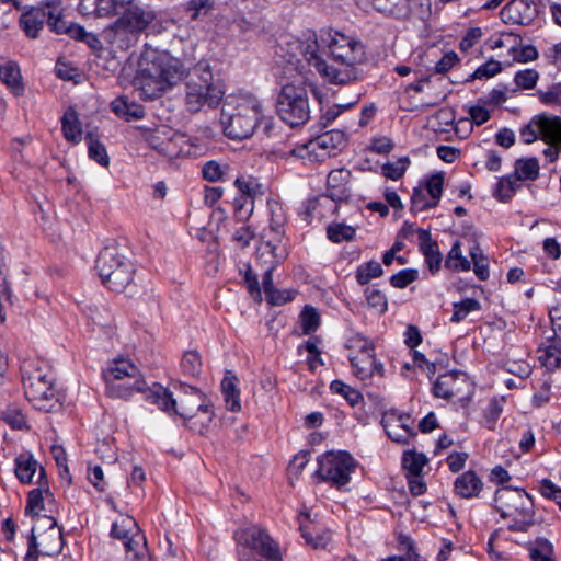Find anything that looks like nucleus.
<instances>
[{"label":"nucleus","mask_w":561,"mask_h":561,"mask_svg":"<svg viewBox=\"0 0 561 561\" xmlns=\"http://www.w3.org/2000/svg\"><path fill=\"white\" fill-rule=\"evenodd\" d=\"M287 62L302 71L308 67L334 84H347L359 77L365 60L360 41L332 28L319 33L306 28L289 35L280 44Z\"/></svg>","instance_id":"f257e3e1"},{"label":"nucleus","mask_w":561,"mask_h":561,"mask_svg":"<svg viewBox=\"0 0 561 561\" xmlns=\"http://www.w3.org/2000/svg\"><path fill=\"white\" fill-rule=\"evenodd\" d=\"M80 10L96 16L119 15L103 31L104 39L121 50H126L138 42L139 35L156 19L152 10L141 7L135 0H81Z\"/></svg>","instance_id":"f03ea898"},{"label":"nucleus","mask_w":561,"mask_h":561,"mask_svg":"<svg viewBox=\"0 0 561 561\" xmlns=\"http://www.w3.org/2000/svg\"><path fill=\"white\" fill-rule=\"evenodd\" d=\"M218 99L220 105L219 126L222 134L232 140L252 137L260 122L264 118L262 102L252 94H229L213 88V101Z\"/></svg>","instance_id":"7ed1b4c3"},{"label":"nucleus","mask_w":561,"mask_h":561,"mask_svg":"<svg viewBox=\"0 0 561 561\" xmlns=\"http://www.w3.org/2000/svg\"><path fill=\"white\" fill-rule=\"evenodd\" d=\"M183 75L179 60L165 53L147 49L140 55L134 85L145 100H152L181 81Z\"/></svg>","instance_id":"20e7f679"},{"label":"nucleus","mask_w":561,"mask_h":561,"mask_svg":"<svg viewBox=\"0 0 561 561\" xmlns=\"http://www.w3.org/2000/svg\"><path fill=\"white\" fill-rule=\"evenodd\" d=\"M22 382L26 399L45 412L58 405L55 376L49 365L42 359H26L21 365Z\"/></svg>","instance_id":"39448f33"},{"label":"nucleus","mask_w":561,"mask_h":561,"mask_svg":"<svg viewBox=\"0 0 561 561\" xmlns=\"http://www.w3.org/2000/svg\"><path fill=\"white\" fill-rule=\"evenodd\" d=\"M147 398L150 400V403L157 404L170 415L179 414L182 417H194L198 411L204 413L208 411L206 393L188 385H181L178 398H173L172 392L168 389L161 385L153 383Z\"/></svg>","instance_id":"423d86ee"},{"label":"nucleus","mask_w":561,"mask_h":561,"mask_svg":"<svg viewBox=\"0 0 561 561\" xmlns=\"http://www.w3.org/2000/svg\"><path fill=\"white\" fill-rule=\"evenodd\" d=\"M346 348L353 374L359 380L367 385H374L385 377V366L376 357L373 341L355 334L347 340Z\"/></svg>","instance_id":"0eeeda50"},{"label":"nucleus","mask_w":561,"mask_h":561,"mask_svg":"<svg viewBox=\"0 0 561 561\" xmlns=\"http://www.w3.org/2000/svg\"><path fill=\"white\" fill-rule=\"evenodd\" d=\"M495 508L503 518H511L510 529L525 531L533 524V500L523 489L501 488L495 492Z\"/></svg>","instance_id":"6e6552de"},{"label":"nucleus","mask_w":561,"mask_h":561,"mask_svg":"<svg viewBox=\"0 0 561 561\" xmlns=\"http://www.w3.org/2000/svg\"><path fill=\"white\" fill-rule=\"evenodd\" d=\"M95 267L103 284L117 293L124 291L134 278L133 263L115 247L101 251Z\"/></svg>","instance_id":"1a4fd4ad"},{"label":"nucleus","mask_w":561,"mask_h":561,"mask_svg":"<svg viewBox=\"0 0 561 561\" xmlns=\"http://www.w3.org/2000/svg\"><path fill=\"white\" fill-rule=\"evenodd\" d=\"M279 118L290 127L305 125L310 118V105L306 87L299 83H286L277 98Z\"/></svg>","instance_id":"9d476101"},{"label":"nucleus","mask_w":561,"mask_h":561,"mask_svg":"<svg viewBox=\"0 0 561 561\" xmlns=\"http://www.w3.org/2000/svg\"><path fill=\"white\" fill-rule=\"evenodd\" d=\"M520 138L525 144H533L537 139L550 145L543 153L552 162L559 157L561 148V117L540 114L520 129Z\"/></svg>","instance_id":"9b49d317"},{"label":"nucleus","mask_w":561,"mask_h":561,"mask_svg":"<svg viewBox=\"0 0 561 561\" xmlns=\"http://www.w3.org/2000/svg\"><path fill=\"white\" fill-rule=\"evenodd\" d=\"M365 10L374 9L396 19L415 18L424 21L431 15L430 0H356Z\"/></svg>","instance_id":"f8f14e48"},{"label":"nucleus","mask_w":561,"mask_h":561,"mask_svg":"<svg viewBox=\"0 0 561 561\" xmlns=\"http://www.w3.org/2000/svg\"><path fill=\"white\" fill-rule=\"evenodd\" d=\"M111 535L123 541L127 558L130 561H149L146 537L136 520L130 516H122L112 525Z\"/></svg>","instance_id":"ddd939ff"},{"label":"nucleus","mask_w":561,"mask_h":561,"mask_svg":"<svg viewBox=\"0 0 561 561\" xmlns=\"http://www.w3.org/2000/svg\"><path fill=\"white\" fill-rule=\"evenodd\" d=\"M345 145V134L341 130L332 129L293 148L289 154L300 159L324 160L327 157L334 156L336 150Z\"/></svg>","instance_id":"4468645a"},{"label":"nucleus","mask_w":561,"mask_h":561,"mask_svg":"<svg viewBox=\"0 0 561 561\" xmlns=\"http://www.w3.org/2000/svg\"><path fill=\"white\" fill-rule=\"evenodd\" d=\"M318 465L317 473L336 488L347 484L355 469V460L346 451L325 453L318 458Z\"/></svg>","instance_id":"2eb2a0df"},{"label":"nucleus","mask_w":561,"mask_h":561,"mask_svg":"<svg viewBox=\"0 0 561 561\" xmlns=\"http://www.w3.org/2000/svg\"><path fill=\"white\" fill-rule=\"evenodd\" d=\"M240 546L255 551L263 561H283L278 545L257 526H250L236 533Z\"/></svg>","instance_id":"dca6fc26"},{"label":"nucleus","mask_w":561,"mask_h":561,"mask_svg":"<svg viewBox=\"0 0 561 561\" xmlns=\"http://www.w3.org/2000/svg\"><path fill=\"white\" fill-rule=\"evenodd\" d=\"M381 424L389 438L396 443L408 444L415 436L414 422L409 414L388 411L382 415Z\"/></svg>","instance_id":"f3484780"},{"label":"nucleus","mask_w":561,"mask_h":561,"mask_svg":"<svg viewBox=\"0 0 561 561\" xmlns=\"http://www.w3.org/2000/svg\"><path fill=\"white\" fill-rule=\"evenodd\" d=\"M298 522L306 543L313 549H327L330 546L332 541L331 533L328 529L319 528L317 514L309 511L300 512Z\"/></svg>","instance_id":"a211bd4d"},{"label":"nucleus","mask_w":561,"mask_h":561,"mask_svg":"<svg viewBox=\"0 0 561 561\" xmlns=\"http://www.w3.org/2000/svg\"><path fill=\"white\" fill-rule=\"evenodd\" d=\"M268 208L271 213L268 230L273 236L257 248L260 257L265 256L266 253H277L278 243L282 242L284 234L285 215L282 206L276 202H270Z\"/></svg>","instance_id":"6ab92c4d"},{"label":"nucleus","mask_w":561,"mask_h":561,"mask_svg":"<svg viewBox=\"0 0 561 561\" xmlns=\"http://www.w3.org/2000/svg\"><path fill=\"white\" fill-rule=\"evenodd\" d=\"M139 368L127 358L114 359L104 371L106 391H126L127 388L118 382L126 378H139Z\"/></svg>","instance_id":"aec40b11"},{"label":"nucleus","mask_w":561,"mask_h":561,"mask_svg":"<svg viewBox=\"0 0 561 561\" xmlns=\"http://www.w3.org/2000/svg\"><path fill=\"white\" fill-rule=\"evenodd\" d=\"M41 528L46 527L44 534H39L41 554H58L64 547L62 531L57 526V520L50 516H43L37 519Z\"/></svg>","instance_id":"412c9836"},{"label":"nucleus","mask_w":561,"mask_h":561,"mask_svg":"<svg viewBox=\"0 0 561 561\" xmlns=\"http://www.w3.org/2000/svg\"><path fill=\"white\" fill-rule=\"evenodd\" d=\"M220 393L228 411L234 413L241 411L239 378L232 370L225 371V376L220 382Z\"/></svg>","instance_id":"4be33fe9"},{"label":"nucleus","mask_w":561,"mask_h":561,"mask_svg":"<svg viewBox=\"0 0 561 561\" xmlns=\"http://www.w3.org/2000/svg\"><path fill=\"white\" fill-rule=\"evenodd\" d=\"M467 382L466 376L455 371L440 375L433 387L436 397L449 399L461 391V386Z\"/></svg>","instance_id":"5701e85b"},{"label":"nucleus","mask_w":561,"mask_h":561,"mask_svg":"<svg viewBox=\"0 0 561 561\" xmlns=\"http://www.w3.org/2000/svg\"><path fill=\"white\" fill-rule=\"evenodd\" d=\"M47 23V15L45 9L41 7H32L24 11L20 19L19 25L28 38H36L39 31Z\"/></svg>","instance_id":"b1692460"},{"label":"nucleus","mask_w":561,"mask_h":561,"mask_svg":"<svg viewBox=\"0 0 561 561\" xmlns=\"http://www.w3.org/2000/svg\"><path fill=\"white\" fill-rule=\"evenodd\" d=\"M534 9L528 0H512L501 11L505 23L528 24L533 18Z\"/></svg>","instance_id":"393cba45"},{"label":"nucleus","mask_w":561,"mask_h":561,"mask_svg":"<svg viewBox=\"0 0 561 561\" xmlns=\"http://www.w3.org/2000/svg\"><path fill=\"white\" fill-rule=\"evenodd\" d=\"M210 91V83L207 79L191 78L187 83L186 102L191 112H197L206 103Z\"/></svg>","instance_id":"a878e982"},{"label":"nucleus","mask_w":561,"mask_h":561,"mask_svg":"<svg viewBox=\"0 0 561 561\" xmlns=\"http://www.w3.org/2000/svg\"><path fill=\"white\" fill-rule=\"evenodd\" d=\"M420 250L425 257V262L432 273L440 268L442 254L438 244L431 239L428 231L421 229L419 231Z\"/></svg>","instance_id":"bb28decb"},{"label":"nucleus","mask_w":561,"mask_h":561,"mask_svg":"<svg viewBox=\"0 0 561 561\" xmlns=\"http://www.w3.org/2000/svg\"><path fill=\"white\" fill-rule=\"evenodd\" d=\"M482 486L481 479L471 470L463 472L454 483L455 492L463 499L477 496Z\"/></svg>","instance_id":"cd10ccee"},{"label":"nucleus","mask_w":561,"mask_h":561,"mask_svg":"<svg viewBox=\"0 0 561 561\" xmlns=\"http://www.w3.org/2000/svg\"><path fill=\"white\" fill-rule=\"evenodd\" d=\"M234 184L238 186L243 199L242 203L239 199L236 201V209L240 211L245 204H249L252 210L254 198L263 195V186L254 179H236Z\"/></svg>","instance_id":"c85d7f7f"},{"label":"nucleus","mask_w":561,"mask_h":561,"mask_svg":"<svg viewBox=\"0 0 561 561\" xmlns=\"http://www.w3.org/2000/svg\"><path fill=\"white\" fill-rule=\"evenodd\" d=\"M0 80L15 94L23 91L21 71L15 61L8 60L0 64Z\"/></svg>","instance_id":"c756f323"},{"label":"nucleus","mask_w":561,"mask_h":561,"mask_svg":"<svg viewBox=\"0 0 561 561\" xmlns=\"http://www.w3.org/2000/svg\"><path fill=\"white\" fill-rule=\"evenodd\" d=\"M538 359L548 370H554L561 365V339H554L538 350Z\"/></svg>","instance_id":"7c9ffc66"},{"label":"nucleus","mask_w":561,"mask_h":561,"mask_svg":"<svg viewBox=\"0 0 561 561\" xmlns=\"http://www.w3.org/2000/svg\"><path fill=\"white\" fill-rule=\"evenodd\" d=\"M112 111L119 117L131 121L144 117V108L141 105L129 102L127 96H118L111 103Z\"/></svg>","instance_id":"2f4dec72"},{"label":"nucleus","mask_w":561,"mask_h":561,"mask_svg":"<svg viewBox=\"0 0 561 561\" xmlns=\"http://www.w3.org/2000/svg\"><path fill=\"white\" fill-rule=\"evenodd\" d=\"M118 383L121 386L126 387L127 388L126 391L125 390L106 391L111 397L128 399L134 393L139 392V393H144L146 400H148L150 402V400L147 398V394L152 387L147 386V382L144 379L141 371H139V378H126V379H123Z\"/></svg>","instance_id":"473e14b6"},{"label":"nucleus","mask_w":561,"mask_h":561,"mask_svg":"<svg viewBox=\"0 0 561 561\" xmlns=\"http://www.w3.org/2000/svg\"><path fill=\"white\" fill-rule=\"evenodd\" d=\"M62 133L68 141L78 144L82 138V127L77 112L69 107L61 118Z\"/></svg>","instance_id":"72a5a7b5"},{"label":"nucleus","mask_w":561,"mask_h":561,"mask_svg":"<svg viewBox=\"0 0 561 561\" xmlns=\"http://www.w3.org/2000/svg\"><path fill=\"white\" fill-rule=\"evenodd\" d=\"M39 7L46 11L47 24L50 30L61 34L66 30V21L61 18V0H45Z\"/></svg>","instance_id":"f704fd0d"},{"label":"nucleus","mask_w":561,"mask_h":561,"mask_svg":"<svg viewBox=\"0 0 561 561\" xmlns=\"http://www.w3.org/2000/svg\"><path fill=\"white\" fill-rule=\"evenodd\" d=\"M37 470V461L31 454H21L15 458V476L22 483H31Z\"/></svg>","instance_id":"c9c22d12"},{"label":"nucleus","mask_w":561,"mask_h":561,"mask_svg":"<svg viewBox=\"0 0 561 561\" xmlns=\"http://www.w3.org/2000/svg\"><path fill=\"white\" fill-rule=\"evenodd\" d=\"M539 169L536 158L519 159L515 164V178L518 181L535 180L539 174Z\"/></svg>","instance_id":"e433bc0d"},{"label":"nucleus","mask_w":561,"mask_h":561,"mask_svg":"<svg viewBox=\"0 0 561 561\" xmlns=\"http://www.w3.org/2000/svg\"><path fill=\"white\" fill-rule=\"evenodd\" d=\"M445 266L451 271H469L470 262L461 253V244L456 241L445 261Z\"/></svg>","instance_id":"4c0bfd02"},{"label":"nucleus","mask_w":561,"mask_h":561,"mask_svg":"<svg viewBox=\"0 0 561 561\" xmlns=\"http://www.w3.org/2000/svg\"><path fill=\"white\" fill-rule=\"evenodd\" d=\"M44 493L46 496H51L48 489H46L44 492L38 489H33L30 491L27 496V504L25 507L26 514H30L34 517H36V520L39 517H43L44 515H41V511L44 510Z\"/></svg>","instance_id":"58836bf2"},{"label":"nucleus","mask_w":561,"mask_h":561,"mask_svg":"<svg viewBox=\"0 0 561 561\" xmlns=\"http://www.w3.org/2000/svg\"><path fill=\"white\" fill-rule=\"evenodd\" d=\"M402 463L408 474H417L422 473L424 466L427 463V458L422 453L410 450L403 454Z\"/></svg>","instance_id":"ea45409f"},{"label":"nucleus","mask_w":561,"mask_h":561,"mask_svg":"<svg viewBox=\"0 0 561 561\" xmlns=\"http://www.w3.org/2000/svg\"><path fill=\"white\" fill-rule=\"evenodd\" d=\"M504 398L492 399L483 412L482 424L489 428L494 430L500 415L503 412Z\"/></svg>","instance_id":"a19ab883"},{"label":"nucleus","mask_w":561,"mask_h":561,"mask_svg":"<svg viewBox=\"0 0 561 561\" xmlns=\"http://www.w3.org/2000/svg\"><path fill=\"white\" fill-rule=\"evenodd\" d=\"M302 334L314 332L320 324V316L316 308L306 306L299 316Z\"/></svg>","instance_id":"79ce46f5"},{"label":"nucleus","mask_w":561,"mask_h":561,"mask_svg":"<svg viewBox=\"0 0 561 561\" xmlns=\"http://www.w3.org/2000/svg\"><path fill=\"white\" fill-rule=\"evenodd\" d=\"M383 273L381 265L376 261L359 265L356 271V279L360 285L369 283L371 279L381 276Z\"/></svg>","instance_id":"37998d69"},{"label":"nucleus","mask_w":561,"mask_h":561,"mask_svg":"<svg viewBox=\"0 0 561 561\" xmlns=\"http://www.w3.org/2000/svg\"><path fill=\"white\" fill-rule=\"evenodd\" d=\"M470 256L473 262V272L478 276L479 279L485 280L489 273V264L488 259L483 255L479 245H473L470 249Z\"/></svg>","instance_id":"c03bdc74"},{"label":"nucleus","mask_w":561,"mask_h":561,"mask_svg":"<svg viewBox=\"0 0 561 561\" xmlns=\"http://www.w3.org/2000/svg\"><path fill=\"white\" fill-rule=\"evenodd\" d=\"M480 308H481L480 302L473 298H466L460 302H455L451 321L460 322V321L465 320L470 312L477 311Z\"/></svg>","instance_id":"a18cd8bd"},{"label":"nucleus","mask_w":561,"mask_h":561,"mask_svg":"<svg viewBox=\"0 0 561 561\" xmlns=\"http://www.w3.org/2000/svg\"><path fill=\"white\" fill-rule=\"evenodd\" d=\"M436 207V201L431 199L426 191L422 187L415 188L411 197V210L421 213L430 208Z\"/></svg>","instance_id":"49530a36"},{"label":"nucleus","mask_w":561,"mask_h":561,"mask_svg":"<svg viewBox=\"0 0 561 561\" xmlns=\"http://www.w3.org/2000/svg\"><path fill=\"white\" fill-rule=\"evenodd\" d=\"M181 369L188 376L198 375L202 369V360L199 354L195 351L184 353L181 360Z\"/></svg>","instance_id":"de8ad7c7"},{"label":"nucleus","mask_w":561,"mask_h":561,"mask_svg":"<svg viewBox=\"0 0 561 561\" xmlns=\"http://www.w3.org/2000/svg\"><path fill=\"white\" fill-rule=\"evenodd\" d=\"M327 233L333 242L348 241L354 238L355 229L344 224H334L328 227Z\"/></svg>","instance_id":"09e8293b"},{"label":"nucleus","mask_w":561,"mask_h":561,"mask_svg":"<svg viewBox=\"0 0 561 561\" xmlns=\"http://www.w3.org/2000/svg\"><path fill=\"white\" fill-rule=\"evenodd\" d=\"M330 389L343 396L352 407H355L362 400V394L357 390L341 380H333Z\"/></svg>","instance_id":"8fccbe9b"},{"label":"nucleus","mask_w":561,"mask_h":561,"mask_svg":"<svg viewBox=\"0 0 561 561\" xmlns=\"http://www.w3.org/2000/svg\"><path fill=\"white\" fill-rule=\"evenodd\" d=\"M409 164L410 160L407 157L400 158L393 162L385 163L381 168V171L386 178L396 181L403 176Z\"/></svg>","instance_id":"3c124183"},{"label":"nucleus","mask_w":561,"mask_h":561,"mask_svg":"<svg viewBox=\"0 0 561 561\" xmlns=\"http://www.w3.org/2000/svg\"><path fill=\"white\" fill-rule=\"evenodd\" d=\"M89 146V157L96 161L99 164L106 167L110 162L105 147L91 135L87 136Z\"/></svg>","instance_id":"603ef678"},{"label":"nucleus","mask_w":561,"mask_h":561,"mask_svg":"<svg viewBox=\"0 0 561 561\" xmlns=\"http://www.w3.org/2000/svg\"><path fill=\"white\" fill-rule=\"evenodd\" d=\"M533 561H556L553 558V547L548 540H540L530 549Z\"/></svg>","instance_id":"864d4df0"},{"label":"nucleus","mask_w":561,"mask_h":561,"mask_svg":"<svg viewBox=\"0 0 561 561\" xmlns=\"http://www.w3.org/2000/svg\"><path fill=\"white\" fill-rule=\"evenodd\" d=\"M517 181L518 180L512 179L511 176L500 179L496 184L495 196L500 201L508 199L516 190Z\"/></svg>","instance_id":"5fc2aeb1"},{"label":"nucleus","mask_w":561,"mask_h":561,"mask_svg":"<svg viewBox=\"0 0 561 561\" xmlns=\"http://www.w3.org/2000/svg\"><path fill=\"white\" fill-rule=\"evenodd\" d=\"M365 295L367 304L370 308L375 309L379 313H382L387 310V299L380 290L375 288H367Z\"/></svg>","instance_id":"6e6d98bb"},{"label":"nucleus","mask_w":561,"mask_h":561,"mask_svg":"<svg viewBox=\"0 0 561 561\" xmlns=\"http://www.w3.org/2000/svg\"><path fill=\"white\" fill-rule=\"evenodd\" d=\"M538 78H539V75L536 70L526 69L523 71H518L515 75L514 81L517 87L525 89V90H529L536 85Z\"/></svg>","instance_id":"4d7b16f0"},{"label":"nucleus","mask_w":561,"mask_h":561,"mask_svg":"<svg viewBox=\"0 0 561 561\" xmlns=\"http://www.w3.org/2000/svg\"><path fill=\"white\" fill-rule=\"evenodd\" d=\"M419 276V272L413 268H405L394 274L390 278V283L396 288H404L413 283Z\"/></svg>","instance_id":"13d9d810"},{"label":"nucleus","mask_w":561,"mask_h":561,"mask_svg":"<svg viewBox=\"0 0 561 561\" xmlns=\"http://www.w3.org/2000/svg\"><path fill=\"white\" fill-rule=\"evenodd\" d=\"M1 419L14 430H22L26 423L22 411L11 407L2 412Z\"/></svg>","instance_id":"bf43d9fd"},{"label":"nucleus","mask_w":561,"mask_h":561,"mask_svg":"<svg viewBox=\"0 0 561 561\" xmlns=\"http://www.w3.org/2000/svg\"><path fill=\"white\" fill-rule=\"evenodd\" d=\"M443 184H444L443 175L434 174L427 180L425 187H422L424 191H426V193L431 199L436 201V205L438 204V201H439L442 192H443Z\"/></svg>","instance_id":"052dcab7"},{"label":"nucleus","mask_w":561,"mask_h":561,"mask_svg":"<svg viewBox=\"0 0 561 561\" xmlns=\"http://www.w3.org/2000/svg\"><path fill=\"white\" fill-rule=\"evenodd\" d=\"M502 70L501 64L496 60L490 59L480 66L472 75L474 79L491 78Z\"/></svg>","instance_id":"680f3d73"},{"label":"nucleus","mask_w":561,"mask_h":561,"mask_svg":"<svg viewBox=\"0 0 561 561\" xmlns=\"http://www.w3.org/2000/svg\"><path fill=\"white\" fill-rule=\"evenodd\" d=\"M394 147L393 141L387 136L374 137L368 149L375 153H389Z\"/></svg>","instance_id":"e2e57ef3"},{"label":"nucleus","mask_w":561,"mask_h":561,"mask_svg":"<svg viewBox=\"0 0 561 561\" xmlns=\"http://www.w3.org/2000/svg\"><path fill=\"white\" fill-rule=\"evenodd\" d=\"M540 493L547 499L553 500L561 507V489L552 481L545 479L540 483Z\"/></svg>","instance_id":"0e129e2a"},{"label":"nucleus","mask_w":561,"mask_h":561,"mask_svg":"<svg viewBox=\"0 0 561 561\" xmlns=\"http://www.w3.org/2000/svg\"><path fill=\"white\" fill-rule=\"evenodd\" d=\"M348 172L343 169L333 170L328 174V186L333 190H340L348 181Z\"/></svg>","instance_id":"69168bd1"},{"label":"nucleus","mask_w":561,"mask_h":561,"mask_svg":"<svg viewBox=\"0 0 561 561\" xmlns=\"http://www.w3.org/2000/svg\"><path fill=\"white\" fill-rule=\"evenodd\" d=\"M210 9L208 0H191L187 4V11L191 13V20H197L201 15H206Z\"/></svg>","instance_id":"338daca9"},{"label":"nucleus","mask_w":561,"mask_h":561,"mask_svg":"<svg viewBox=\"0 0 561 561\" xmlns=\"http://www.w3.org/2000/svg\"><path fill=\"white\" fill-rule=\"evenodd\" d=\"M350 107L348 105H340L334 104L332 106H329L321 115L319 123L327 127L329 124H331L342 112L347 110Z\"/></svg>","instance_id":"774afa93"}]
</instances>
